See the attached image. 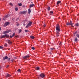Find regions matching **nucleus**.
I'll return each instance as SVG.
<instances>
[{"mask_svg": "<svg viewBox=\"0 0 79 79\" xmlns=\"http://www.w3.org/2000/svg\"><path fill=\"white\" fill-rule=\"evenodd\" d=\"M56 32L57 33H58V32H60L61 31V30L60 29V26L59 24H57L56 25Z\"/></svg>", "mask_w": 79, "mask_h": 79, "instance_id": "nucleus-1", "label": "nucleus"}, {"mask_svg": "<svg viewBox=\"0 0 79 79\" xmlns=\"http://www.w3.org/2000/svg\"><path fill=\"white\" fill-rule=\"evenodd\" d=\"M66 24L67 26H70V25H71L73 27H74V26L73 25V22L71 21H70V23L69 22H67L66 23Z\"/></svg>", "mask_w": 79, "mask_h": 79, "instance_id": "nucleus-2", "label": "nucleus"}, {"mask_svg": "<svg viewBox=\"0 0 79 79\" xmlns=\"http://www.w3.org/2000/svg\"><path fill=\"white\" fill-rule=\"evenodd\" d=\"M5 37L8 38L9 37V35L7 34H5L4 35H2L0 37V39H3V38H5Z\"/></svg>", "mask_w": 79, "mask_h": 79, "instance_id": "nucleus-3", "label": "nucleus"}, {"mask_svg": "<svg viewBox=\"0 0 79 79\" xmlns=\"http://www.w3.org/2000/svg\"><path fill=\"white\" fill-rule=\"evenodd\" d=\"M11 31V30H9L8 31H4L3 32V34H7V33H9V32H10Z\"/></svg>", "mask_w": 79, "mask_h": 79, "instance_id": "nucleus-4", "label": "nucleus"}, {"mask_svg": "<svg viewBox=\"0 0 79 79\" xmlns=\"http://www.w3.org/2000/svg\"><path fill=\"white\" fill-rule=\"evenodd\" d=\"M27 13V12L26 11H20V12L19 14L21 15V14H26V13Z\"/></svg>", "mask_w": 79, "mask_h": 79, "instance_id": "nucleus-5", "label": "nucleus"}, {"mask_svg": "<svg viewBox=\"0 0 79 79\" xmlns=\"http://www.w3.org/2000/svg\"><path fill=\"white\" fill-rule=\"evenodd\" d=\"M30 55H27L26 56H24L23 57V59H27V58H28L29 57H30Z\"/></svg>", "mask_w": 79, "mask_h": 79, "instance_id": "nucleus-6", "label": "nucleus"}, {"mask_svg": "<svg viewBox=\"0 0 79 79\" xmlns=\"http://www.w3.org/2000/svg\"><path fill=\"white\" fill-rule=\"evenodd\" d=\"M8 58V57L7 56H5L4 57H3V60H7Z\"/></svg>", "mask_w": 79, "mask_h": 79, "instance_id": "nucleus-7", "label": "nucleus"}, {"mask_svg": "<svg viewBox=\"0 0 79 79\" xmlns=\"http://www.w3.org/2000/svg\"><path fill=\"white\" fill-rule=\"evenodd\" d=\"M40 77H42V78H43V77H45V75H44V74H43V73H41L40 74Z\"/></svg>", "mask_w": 79, "mask_h": 79, "instance_id": "nucleus-8", "label": "nucleus"}, {"mask_svg": "<svg viewBox=\"0 0 79 79\" xmlns=\"http://www.w3.org/2000/svg\"><path fill=\"white\" fill-rule=\"evenodd\" d=\"M34 6H35L34 4H30V5L29 7L31 8V7H33Z\"/></svg>", "mask_w": 79, "mask_h": 79, "instance_id": "nucleus-9", "label": "nucleus"}, {"mask_svg": "<svg viewBox=\"0 0 79 79\" xmlns=\"http://www.w3.org/2000/svg\"><path fill=\"white\" fill-rule=\"evenodd\" d=\"M9 24V22H6L5 23L4 26H5V27H6V26L7 25H8Z\"/></svg>", "mask_w": 79, "mask_h": 79, "instance_id": "nucleus-10", "label": "nucleus"}, {"mask_svg": "<svg viewBox=\"0 0 79 79\" xmlns=\"http://www.w3.org/2000/svg\"><path fill=\"white\" fill-rule=\"evenodd\" d=\"M61 1H58L57 2L56 5H59V4H60V3H61Z\"/></svg>", "mask_w": 79, "mask_h": 79, "instance_id": "nucleus-11", "label": "nucleus"}, {"mask_svg": "<svg viewBox=\"0 0 79 79\" xmlns=\"http://www.w3.org/2000/svg\"><path fill=\"white\" fill-rule=\"evenodd\" d=\"M28 13L29 14H30L31 13V9H29L28 10Z\"/></svg>", "mask_w": 79, "mask_h": 79, "instance_id": "nucleus-12", "label": "nucleus"}, {"mask_svg": "<svg viewBox=\"0 0 79 79\" xmlns=\"http://www.w3.org/2000/svg\"><path fill=\"white\" fill-rule=\"evenodd\" d=\"M32 22H30L28 24L30 26H31V25H32Z\"/></svg>", "mask_w": 79, "mask_h": 79, "instance_id": "nucleus-13", "label": "nucleus"}, {"mask_svg": "<svg viewBox=\"0 0 79 79\" xmlns=\"http://www.w3.org/2000/svg\"><path fill=\"white\" fill-rule=\"evenodd\" d=\"M7 41L8 42V44H11V42L10 41V40H7Z\"/></svg>", "mask_w": 79, "mask_h": 79, "instance_id": "nucleus-14", "label": "nucleus"}, {"mask_svg": "<svg viewBox=\"0 0 79 79\" xmlns=\"http://www.w3.org/2000/svg\"><path fill=\"white\" fill-rule=\"evenodd\" d=\"M59 33H57V32H56V36H57V37H59V36H60V35H59Z\"/></svg>", "mask_w": 79, "mask_h": 79, "instance_id": "nucleus-15", "label": "nucleus"}, {"mask_svg": "<svg viewBox=\"0 0 79 79\" xmlns=\"http://www.w3.org/2000/svg\"><path fill=\"white\" fill-rule=\"evenodd\" d=\"M8 16H10V15H9V14H8V15H6V16H5L4 18H8Z\"/></svg>", "mask_w": 79, "mask_h": 79, "instance_id": "nucleus-16", "label": "nucleus"}, {"mask_svg": "<svg viewBox=\"0 0 79 79\" xmlns=\"http://www.w3.org/2000/svg\"><path fill=\"white\" fill-rule=\"evenodd\" d=\"M30 38H31V39H34V38H35V37H34V36H30Z\"/></svg>", "mask_w": 79, "mask_h": 79, "instance_id": "nucleus-17", "label": "nucleus"}, {"mask_svg": "<svg viewBox=\"0 0 79 79\" xmlns=\"http://www.w3.org/2000/svg\"><path fill=\"white\" fill-rule=\"evenodd\" d=\"M6 76H7L6 77H10V76L11 75H10V74H9L7 73V75H6Z\"/></svg>", "mask_w": 79, "mask_h": 79, "instance_id": "nucleus-18", "label": "nucleus"}, {"mask_svg": "<svg viewBox=\"0 0 79 79\" xmlns=\"http://www.w3.org/2000/svg\"><path fill=\"white\" fill-rule=\"evenodd\" d=\"M18 5L19 6H21L22 5V3H19Z\"/></svg>", "mask_w": 79, "mask_h": 79, "instance_id": "nucleus-19", "label": "nucleus"}, {"mask_svg": "<svg viewBox=\"0 0 79 79\" xmlns=\"http://www.w3.org/2000/svg\"><path fill=\"white\" fill-rule=\"evenodd\" d=\"M75 26H79V24L78 23H77L75 24Z\"/></svg>", "mask_w": 79, "mask_h": 79, "instance_id": "nucleus-20", "label": "nucleus"}, {"mask_svg": "<svg viewBox=\"0 0 79 79\" xmlns=\"http://www.w3.org/2000/svg\"><path fill=\"white\" fill-rule=\"evenodd\" d=\"M36 70H39V69H40V68L39 67H36Z\"/></svg>", "mask_w": 79, "mask_h": 79, "instance_id": "nucleus-21", "label": "nucleus"}, {"mask_svg": "<svg viewBox=\"0 0 79 79\" xmlns=\"http://www.w3.org/2000/svg\"><path fill=\"white\" fill-rule=\"evenodd\" d=\"M74 41L76 42L77 41V37H76L74 40Z\"/></svg>", "mask_w": 79, "mask_h": 79, "instance_id": "nucleus-22", "label": "nucleus"}, {"mask_svg": "<svg viewBox=\"0 0 79 79\" xmlns=\"http://www.w3.org/2000/svg\"><path fill=\"white\" fill-rule=\"evenodd\" d=\"M50 15H52V14H53V11H50Z\"/></svg>", "mask_w": 79, "mask_h": 79, "instance_id": "nucleus-23", "label": "nucleus"}, {"mask_svg": "<svg viewBox=\"0 0 79 79\" xmlns=\"http://www.w3.org/2000/svg\"><path fill=\"white\" fill-rule=\"evenodd\" d=\"M15 8V11H18V7H16V8Z\"/></svg>", "mask_w": 79, "mask_h": 79, "instance_id": "nucleus-24", "label": "nucleus"}, {"mask_svg": "<svg viewBox=\"0 0 79 79\" xmlns=\"http://www.w3.org/2000/svg\"><path fill=\"white\" fill-rule=\"evenodd\" d=\"M30 26H29L28 24L27 25V26H26V28H27L28 27H29Z\"/></svg>", "mask_w": 79, "mask_h": 79, "instance_id": "nucleus-25", "label": "nucleus"}, {"mask_svg": "<svg viewBox=\"0 0 79 79\" xmlns=\"http://www.w3.org/2000/svg\"><path fill=\"white\" fill-rule=\"evenodd\" d=\"M3 47L0 46V49H3Z\"/></svg>", "mask_w": 79, "mask_h": 79, "instance_id": "nucleus-26", "label": "nucleus"}, {"mask_svg": "<svg viewBox=\"0 0 79 79\" xmlns=\"http://www.w3.org/2000/svg\"><path fill=\"white\" fill-rule=\"evenodd\" d=\"M48 10H50V7H48Z\"/></svg>", "mask_w": 79, "mask_h": 79, "instance_id": "nucleus-27", "label": "nucleus"}, {"mask_svg": "<svg viewBox=\"0 0 79 79\" xmlns=\"http://www.w3.org/2000/svg\"><path fill=\"white\" fill-rule=\"evenodd\" d=\"M22 31V30H21V29H19V33H20V32H21Z\"/></svg>", "mask_w": 79, "mask_h": 79, "instance_id": "nucleus-28", "label": "nucleus"}, {"mask_svg": "<svg viewBox=\"0 0 79 79\" xmlns=\"http://www.w3.org/2000/svg\"><path fill=\"white\" fill-rule=\"evenodd\" d=\"M15 33H14L12 35V37H14V36H15Z\"/></svg>", "mask_w": 79, "mask_h": 79, "instance_id": "nucleus-29", "label": "nucleus"}, {"mask_svg": "<svg viewBox=\"0 0 79 79\" xmlns=\"http://www.w3.org/2000/svg\"><path fill=\"white\" fill-rule=\"evenodd\" d=\"M77 33V31H76L74 34V36H75L76 35Z\"/></svg>", "mask_w": 79, "mask_h": 79, "instance_id": "nucleus-30", "label": "nucleus"}, {"mask_svg": "<svg viewBox=\"0 0 79 79\" xmlns=\"http://www.w3.org/2000/svg\"><path fill=\"white\" fill-rule=\"evenodd\" d=\"M31 49L33 50H35V48H34V47H32V48H31Z\"/></svg>", "mask_w": 79, "mask_h": 79, "instance_id": "nucleus-31", "label": "nucleus"}, {"mask_svg": "<svg viewBox=\"0 0 79 79\" xmlns=\"http://www.w3.org/2000/svg\"><path fill=\"white\" fill-rule=\"evenodd\" d=\"M10 5H11V6H13V5L11 3H10Z\"/></svg>", "mask_w": 79, "mask_h": 79, "instance_id": "nucleus-32", "label": "nucleus"}, {"mask_svg": "<svg viewBox=\"0 0 79 79\" xmlns=\"http://www.w3.org/2000/svg\"><path fill=\"white\" fill-rule=\"evenodd\" d=\"M44 27H46V25L45 24H44L43 25Z\"/></svg>", "mask_w": 79, "mask_h": 79, "instance_id": "nucleus-33", "label": "nucleus"}, {"mask_svg": "<svg viewBox=\"0 0 79 79\" xmlns=\"http://www.w3.org/2000/svg\"><path fill=\"white\" fill-rule=\"evenodd\" d=\"M76 36H77V37H78V38H79V34H77L76 35Z\"/></svg>", "mask_w": 79, "mask_h": 79, "instance_id": "nucleus-34", "label": "nucleus"}, {"mask_svg": "<svg viewBox=\"0 0 79 79\" xmlns=\"http://www.w3.org/2000/svg\"><path fill=\"white\" fill-rule=\"evenodd\" d=\"M17 71H18V72H20L21 71V70H20V69H19Z\"/></svg>", "mask_w": 79, "mask_h": 79, "instance_id": "nucleus-35", "label": "nucleus"}, {"mask_svg": "<svg viewBox=\"0 0 79 79\" xmlns=\"http://www.w3.org/2000/svg\"><path fill=\"white\" fill-rule=\"evenodd\" d=\"M51 50H54V48H51Z\"/></svg>", "mask_w": 79, "mask_h": 79, "instance_id": "nucleus-36", "label": "nucleus"}, {"mask_svg": "<svg viewBox=\"0 0 79 79\" xmlns=\"http://www.w3.org/2000/svg\"><path fill=\"white\" fill-rule=\"evenodd\" d=\"M5 47H7V44H5L4 45Z\"/></svg>", "mask_w": 79, "mask_h": 79, "instance_id": "nucleus-37", "label": "nucleus"}, {"mask_svg": "<svg viewBox=\"0 0 79 79\" xmlns=\"http://www.w3.org/2000/svg\"><path fill=\"white\" fill-rule=\"evenodd\" d=\"M10 58H9L8 59V61H10Z\"/></svg>", "mask_w": 79, "mask_h": 79, "instance_id": "nucleus-38", "label": "nucleus"}, {"mask_svg": "<svg viewBox=\"0 0 79 79\" xmlns=\"http://www.w3.org/2000/svg\"><path fill=\"white\" fill-rule=\"evenodd\" d=\"M28 31L27 30H25V32H27Z\"/></svg>", "mask_w": 79, "mask_h": 79, "instance_id": "nucleus-39", "label": "nucleus"}, {"mask_svg": "<svg viewBox=\"0 0 79 79\" xmlns=\"http://www.w3.org/2000/svg\"><path fill=\"white\" fill-rule=\"evenodd\" d=\"M19 23H18L17 24V26H19Z\"/></svg>", "mask_w": 79, "mask_h": 79, "instance_id": "nucleus-40", "label": "nucleus"}, {"mask_svg": "<svg viewBox=\"0 0 79 79\" xmlns=\"http://www.w3.org/2000/svg\"><path fill=\"white\" fill-rule=\"evenodd\" d=\"M59 45H61V43H60L59 44Z\"/></svg>", "mask_w": 79, "mask_h": 79, "instance_id": "nucleus-41", "label": "nucleus"}, {"mask_svg": "<svg viewBox=\"0 0 79 79\" xmlns=\"http://www.w3.org/2000/svg\"><path fill=\"white\" fill-rule=\"evenodd\" d=\"M10 38H11L13 37V36H10Z\"/></svg>", "mask_w": 79, "mask_h": 79, "instance_id": "nucleus-42", "label": "nucleus"}, {"mask_svg": "<svg viewBox=\"0 0 79 79\" xmlns=\"http://www.w3.org/2000/svg\"><path fill=\"white\" fill-rule=\"evenodd\" d=\"M8 66H9V65H7L6 66V68H8Z\"/></svg>", "mask_w": 79, "mask_h": 79, "instance_id": "nucleus-43", "label": "nucleus"}, {"mask_svg": "<svg viewBox=\"0 0 79 79\" xmlns=\"http://www.w3.org/2000/svg\"><path fill=\"white\" fill-rule=\"evenodd\" d=\"M31 3H32V4H33V2H31Z\"/></svg>", "mask_w": 79, "mask_h": 79, "instance_id": "nucleus-44", "label": "nucleus"}, {"mask_svg": "<svg viewBox=\"0 0 79 79\" xmlns=\"http://www.w3.org/2000/svg\"><path fill=\"white\" fill-rule=\"evenodd\" d=\"M15 37H18V36H15Z\"/></svg>", "mask_w": 79, "mask_h": 79, "instance_id": "nucleus-45", "label": "nucleus"}, {"mask_svg": "<svg viewBox=\"0 0 79 79\" xmlns=\"http://www.w3.org/2000/svg\"><path fill=\"white\" fill-rule=\"evenodd\" d=\"M11 61H12V62H13V60H11Z\"/></svg>", "mask_w": 79, "mask_h": 79, "instance_id": "nucleus-46", "label": "nucleus"}, {"mask_svg": "<svg viewBox=\"0 0 79 79\" xmlns=\"http://www.w3.org/2000/svg\"><path fill=\"white\" fill-rule=\"evenodd\" d=\"M1 31V27H0V31Z\"/></svg>", "mask_w": 79, "mask_h": 79, "instance_id": "nucleus-47", "label": "nucleus"}, {"mask_svg": "<svg viewBox=\"0 0 79 79\" xmlns=\"http://www.w3.org/2000/svg\"><path fill=\"white\" fill-rule=\"evenodd\" d=\"M1 20V19H0V20Z\"/></svg>", "mask_w": 79, "mask_h": 79, "instance_id": "nucleus-48", "label": "nucleus"}, {"mask_svg": "<svg viewBox=\"0 0 79 79\" xmlns=\"http://www.w3.org/2000/svg\"><path fill=\"white\" fill-rule=\"evenodd\" d=\"M49 53H50V54H51V52H49Z\"/></svg>", "mask_w": 79, "mask_h": 79, "instance_id": "nucleus-49", "label": "nucleus"}, {"mask_svg": "<svg viewBox=\"0 0 79 79\" xmlns=\"http://www.w3.org/2000/svg\"><path fill=\"white\" fill-rule=\"evenodd\" d=\"M18 19H19V18H18Z\"/></svg>", "mask_w": 79, "mask_h": 79, "instance_id": "nucleus-50", "label": "nucleus"}]
</instances>
